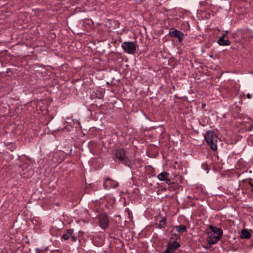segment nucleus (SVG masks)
<instances>
[{
    "label": "nucleus",
    "instance_id": "obj_1",
    "mask_svg": "<svg viewBox=\"0 0 253 253\" xmlns=\"http://www.w3.org/2000/svg\"><path fill=\"white\" fill-rule=\"evenodd\" d=\"M206 240L210 245L217 243L223 235V231L220 228L210 225L207 231Z\"/></svg>",
    "mask_w": 253,
    "mask_h": 253
},
{
    "label": "nucleus",
    "instance_id": "obj_2",
    "mask_svg": "<svg viewBox=\"0 0 253 253\" xmlns=\"http://www.w3.org/2000/svg\"><path fill=\"white\" fill-rule=\"evenodd\" d=\"M205 139L211 149L215 151L217 149V136L213 131L209 130L204 135Z\"/></svg>",
    "mask_w": 253,
    "mask_h": 253
},
{
    "label": "nucleus",
    "instance_id": "obj_3",
    "mask_svg": "<svg viewBox=\"0 0 253 253\" xmlns=\"http://www.w3.org/2000/svg\"><path fill=\"white\" fill-rule=\"evenodd\" d=\"M115 156L117 159L126 166L130 167L131 162L125 153L123 149H119L116 151Z\"/></svg>",
    "mask_w": 253,
    "mask_h": 253
},
{
    "label": "nucleus",
    "instance_id": "obj_4",
    "mask_svg": "<svg viewBox=\"0 0 253 253\" xmlns=\"http://www.w3.org/2000/svg\"><path fill=\"white\" fill-rule=\"evenodd\" d=\"M122 47L124 50L129 54H133L136 51L135 46L131 42H124L122 44Z\"/></svg>",
    "mask_w": 253,
    "mask_h": 253
},
{
    "label": "nucleus",
    "instance_id": "obj_5",
    "mask_svg": "<svg viewBox=\"0 0 253 253\" xmlns=\"http://www.w3.org/2000/svg\"><path fill=\"white\" fill-rule=\"evenodd\" d=\"M99 226L103 229H106L109 225V219L106 213H102L98 217Z\"/></svg>",
    "mask_w": 253,
    "mask_h": 253
},
{
    "label": "nucleus",
    "instance_id": "obj_6",
    "mask_svg": "<svg viewBox=\"0 0 253 253\" xmlns=\"http://www.w3.org/2000/svg\"><path fill=\"white\" fill-rule=\"evenodd\" d=\"M118 186L117 181L112 180L110 178H106L103 183V186L105 189L115 188Z\"/></svg>",
    "mask_w": 253,
    "mask_h": 253
},
{
    "label": "nucleus",
    "instance_id": "obj_7",
    "mask_svg": "<svg viewBox=\"0 0 253 253\" xmlns=\"http://www.w3.org/2000/svg\"><path fill=\"white\" fill-rule=\"evenodd\" d=\"M169 35L171 37L177 38L178 39V41L180 42H181L183 41L184 38V34L182 32L178 31L176 29H174L173 28L170 29L169 32Z\"/></svg>",
    "mask_w": 253,
    "mask_h": 253
},
{
    "label": "nucleus",
    "instance_id": "obj_8",
    "mask_svg": "<svg viewBox=\"0 0 253 253\" xmlns=\"http://www.w3.org/2000/svg\"><path fill=\"white\" fill-rule=\"evenodd\" d=\"M180 247V244L177 242H173L169 245L167 249L162 253H172Z\"/></svg>",
    "mask_w": 253,
    "mask_h": 253
},
{
    "label": "nucleus",
    "instance_id": "obj_9",
    "mask_svg": "<svg viewBox=\"0 0 253 253\" xmlns=\"http://www.w3.org/2000/svg\"><path fill=\"white\" fill-rule=\"evenodd\" d=\"M169 173L163 171L158 175L157 178L161 181H164L166 183L169 184L170 179L169 178Z\"/></svg>",
    "mask_w": 253,
    "mask_h": 253
},
{
    "label": "nucleus",
    "instance_id": "obj_10",
    "mask_svg": "<svg viewBox=\"0 0 253 253\" xmlns=\"http://www.w3.org/2000/svg\"><path fill=\"white\" fill-rule=\"evenodd\" d=\"M226 36V34H223L217 40V43L220 45H230L231 43L228 40H225V37Z\"/></svg>",
    "mask_w": 253,
    "mask_h": 253
},
{
    "label": "nucleus",
    "instance_id": "obj_11",
    "mask_svg": "<svg viewBox=\"0 0 253 253\" xmlns=\"http://www.w3.org/2000/svg\"><path fill=\"white\" fill-rule=\"evenodd\" d=\"M174 227L176 230L177 232L179 233H183L187 231L186 226L183 225H176Z\"/></svg>",
    "mask_w": 253,
    "mask_h": 253
},
{
    "label": "nucleus",
    "instance_id": "obj_12",
    "mask_svg": "<svg viewBox=\"0 0 253 253\" xmlns=\"http://www.w3.org/2000/svg\"><path fill=\"white\" fill-rule=\"evenodd\" d=\"M166 221L165 217H163L159 222L156 223L157 227L159 229H163L165 227Z\"/></svg>",
    "mask_w": 253,
    "mask_h": 253
},
{
    "label": "nucleus",
    "instance_id": "obj_13",
    "mask_svg": "<svg viewBox=\"0 0 253 253\" xmlns=\"http://www.w3.org/2000/svg\"><path fill=\"white\" fill-rule=\"evenodd\" d=\"M241 237L244 239H249L251 237L250 233L246 229L241 231Z\"/></svg>",
    "mask_w": 253,
    "mask_h": 253
},
{
    "label": "nucleus",
    "instance_id": "obj_14",
    "mask_svg": "<svg viewBox=\"0 0 253 253\" xmlns=\"http://www.w3.org/2000/svg\"><path fill=\"white\" fill-rule=\"evenodd\" d=\"M73 232H74L73 229H69L67 230V231L63 234L62 238L65 240H68L70 238V236H71Z\"/></svg>",
    "mask_w": 253,
    "mask_h": 253
},
{
    "label": "nucleus",
    "instance_id": "obj_15",
    "mask_svg": "<svg viewBox=\"0 0 253 253\" xmlns=\"http://www.w3.org/2000/svg\"><path fill=\"white\" fill-rule=\"evenodd\" d=\"M70 238L73 242H76L77 241V238L76 236L74 234V233L72 234L71 236H70Z\"/></svg>",
    "mask_w": 253,
    "mask_h": 253
},
{
    "label": "nucleus",
    "instance_id": "obj_16",
    "mask_svg": "<svg viewBox=\"0 0 253 253\" xmlns=\"http://www.w3.org/2000/svg\"><path fill=\"white\" fill-rule=\"evenodd\" d=\"M211 245H210V244H209V245H207L206 246H205L204 248L206 249H208L210 247H211Z\"/></svg>",
    "mask_w": 253,
    "mask_h": 253
},
{
    "label": "nucleus",
    "instance_id": "obj_17",
    "mask_svg": "<svg viewBox=\"0 0 253 253\" xmlns=\"http://www.w3.org/2000/svg\"><path fill=\"white\" fill-rule=\"evenodd\" d=\"M247 96L248 98H251V95L250 93H248L247 95Z\"/></svg>",
    "mask_w": 253,
    "mask_h": 253
},
{
    "label": "nucleus",
    "instance_id": "obj_18",
    "mask_svg": "<svg viewBox=\"0 0 253 253\" xmlns=\"http://www.w3.org/2000/svg\"><path fill=\"white\" fill-rule=\"evenodd\" d=\"M250 184L251 185V186L252 187V190H253V184L251 183V181H250Z\"/></svg>",
    "mask_w": 253,
    "mask_h": 253
},
{
    "label": "nucleus",
    "instance_id": "obj_19",
    "mask_svg": "<svg viewBox=\"0 0 253 253\" xmlns=\"http://www.w3.org/2000/svg\"><path fill=\"white\" fill-rule=\"evenodd\" d=\"M227 33H228V31H225V33L224 34H226V35H227Z\"/></svg>",
    "mask_w": 253,
    "mask_h": 253
}]
</instances>
